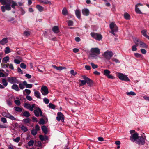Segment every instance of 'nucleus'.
Segmentation results:
<instances>
[{"mask_svg": "<svg viewBox=\"0 0 149 149\" xmlns=\"http://www.w3.org/2000/svg\"><path fill=\"white\" fill-rule=\"evenodd\" d=\"M1 3L2 5H6L5 6H2L1 9L3 12L5 11V9L9 11L11 9V7L14 9L15 8V6H17V3L13 0H0Z\"/></svg>", "mask_w": 149, "mask_h": 149, "instance_id": "nucleus-1", "label": "nucleus"}, {"mask_svg": "<svg viewBox=\"0 0 149 149\" xmlns=\"http://www.w3.org/2000/svg\"><path fill=\"white\" fill-rule=\"evenodd\" d=\"M100 53V50L98 48H93L90 50L89 58H96Z\"/></svg>", "mask_w": 149, "mask_h": 149, "instance_id": "nucleus-2", "label": "nucleus"}, {"mask_svg": "<svg viewBox=\"0 0 149 149\" xmlns=\"http://www.w3.org/2000/svg\"><path fill=\"white\" fill-rule=\"evenodd\" d=\"M131 135L130 136V140L133 142H136L138 138L139 134L138 133L135 132L134 130H131L130 131Z\"/></svg>", "mask_w": 149, "mask_h": 149, "instance_id": "nucleus-3", "label": "nucleus"}, {"mask_svg": "<svg viewBox=\"0 0 149 149\" xmlns=\"http://www.w3.org/2000/svg\"><path fill=\"white\" fill-rule=\"evenodd\" d=\"M110 28L111 31L110 32L112 34L115 35L114 32H116L118 31V28L117 26L114 22H112L110 24Z\"/></svg>", "mask_w": 149, "mask_h": 149, "instance_id": "nucleus-4", "label": "nucleus"}, {"mask_svg": "<svg viewBox=\"0 0 149 149\" xmlns=\"http://www.w3.org/2000/svg\"><path fill=\"white\" fill-rule=\"evenodd\" d=\"M146 139V136H139L135 143L139 145H144Z\"/></svg>", "mask_w": 149, "mask_h": 149, "instance_id": "nucleus-5", "label": "nucleus"}, {"mask_svg": "<svg viewBox=\"0 0 149 149\" xmlns=\"http://www.w3.org/2000/svg\"><path fill=\"white\" fill-rule=\"evenodd\" d=\"M118 77L120 80L126 81H130V79L127 75L120 73H118Z\"/></svg>", "mask_w": 149, "mask_h": 149, "instance_id": "nucleus-6", "label": "nucleus"}, {"mask_svg": "<svg viewBox=\"0 0 149 149\" xmlns=\"http://www.w3.org/2000/svg\"><path fill=\"white\" fill-rule=\"evenodd\" d=\"M113 55L112 52L107 50L104 52L103 56L106 59L109 60Z\"/></svg>", "mask_w": 149, "mask_h": 149, "instance_id": "nucleus-7", "label": "nucleus"}, {"mask_svg": "<svg viewBox=\"0 0 149 149\" xmlns=\"http://www.w3.org/2000/svg\"><path fill=\"white\" fill-rule=\"evenodd\" d=\"M102 73L104 75L109 79H114L115 78L114 77L110 74V71L107 69L104 70Z\"/></svg>", "mask_w": 149, "mask_h": 149, "instance_id": "nucleus-8", "label": "nucleus"}, {"mask_svg": "<svg viewBox=\"0 0 149 149\" xmlns=\"http://www.w3.org/2000/svg\"><path fill=\"white\" fill-rule=\"evenodd\" d=\"M2 114V116H3L6 117L12 120H14L16 119L15 118L8 112H3Z\"/></svg>", "mask_w": 149, "mask_h": 149, "instance_id": "nucleus-9", "label": "nucleus"}, {"mask_svg": "<svg viewBox=\"0 0 149 149\" xmlns=\"http://www.w3.org/2000/svg\"><path fill=\"white\" fill-rule=\"evenodd\" d=\"M91 35L93 38L99 41L101 40L102 38V36L101 35L95 33H91Z\"/></svg>", "mask_w": 149, "mask_h": 149, "instance_id": "nucleus-10", "label": "nucleus"}, {"mask_svg": "<svg viewBox=\"0 0 149 149\" xmlns=\"http://www.w3.org/2000/svg\"><path fill=\"white\" fill-rule=\"evenodd\" d=\"M35 115L37 117L42 116V113L41 109L39 107H36L34 111Z\"/></svg>", "mask_w": 149, "mask_h": 149, "instance_id": "nucleus-11", "label": "nucleus"}, {"mask_svg": "<svg viewBox=\"0 0 149 149\" xmlns=\"http://www.w3.org/2000/svg\"><path fill=\"white\" fill-rule=\"evenodd\" d=\"M133 41L135 44V45L132 46V51H136L137 50L136 47L139 45L138 38H133Z\"/></svg>", "mask_w": 149, "mask_h": 149, "instance_id": "nucleus-12", "label": "nucleus"}, {"mask_svg": "<svg viewBox=\"0 0 149 149\" xmlns=\"http://www.w3.org/2000/svg\"><path fill=\"white\" fill-rule=\"evenodd\" d=\"M40 91L42 94L44 95H47L49 93L48 89L45 86H42L41 88Z\"/></svg>", "mask_w": 149, "mask_h": 149, "instance_id": "nucleus-13", "label": "nucleus"}, {"mask_svg": "<svg viewBox=\"0 0 149 149\" xmlns=\"http://www.w3.org/2000/svg\"><path fill=\"white\" fill-rule=\"evenodd\" d=\"M7 79L8 82L11 84L18 83V80L15 77H8Z\"/></svg>", "mask_w": 149, "mask_h": 149, "instance_id": "nucleus-14", "label": "nucleus"}, {"mask_svg": "<svg viewBox=\"0 0 149 149\" xmlns=\"http://www.w3.org/2000/svg\"><path fill=\"white\" fill-rule=\"evenodd\" d=\"M56 119L58 121L60 120H61L62 122L64 121V115L61 112H59L58 113Z\"/></svg>", "mask_w": 149, "mask_h": 149, "instance_id": "nucleus-15", "label": "nucleus"}, {"mask_svg": "<svg viewBox=\"0 0 149 149\" xmlns=\"http://www.w3.org/2000/svg\"><path fill=\"white\" fill-rule=\"evenodd\" d=\"M143 4L142 3H138L136 4L135 6V11L138 14H141L142 13L139 9V7L142 6Z\"/></svg>", "mask_w": 149, "mask_h": 149, "instance_id": "nucleus-16", "label": "nucleus"}, {"mask_svg": "<svg viewBox=\"0 0 149 149\" xmlns=\"http://www.w3.org/2000/svg\"><path fill=\"white\" fill-rule=\"evenodd\" d=\"M35 104H33L31 106L28 103H25L24 105V107L27 109H29L31 111H32L33 110V109L35 107Z\"/></svg>", "mask_w": 149, "mask_h": 149, "instance_id": "nucleus-17", "label": "nucleus"}, {"mask_svg": "<svg viewBox=\"0 0 149 149\" xmlns=\"http://www.w3.org/2000/svg\"><path fill=\"white\" fill-rule=\"evenodd\" d=\"M83 78L86 80V83H87L89 86H91L93 83L92 81L88 77L85 75L82 76Z\"/></svg>", "mask_w": 149, "mask_h": 149, "instance_id": "nucleus-18", "label": "nucleus"}, {"mask_svg": "<svg viewBox=\"0 0 149 149\" xmlns=\"http://www.w3.org/2000/svg\"><path fill=\"white\" fill-rule=\"evenodd\" d=\"M138 40L139 42H138V43H139V45L140 47L146 48H147L148 46L145 43L140 41L139 39Z\"/></svg>", "mask_w": 149, "mask_h": 149, "instance_id": "nucleus-19", "label": "nucleus"}, {"mask_svg": "<svg viewBox=\"0 0 149 149\" xmlns=\"http://www.w3.org/2000/svg\"><path fill=\"white\" fill-rule=\"evenodd\" d=\"M40 3H42L43 4H48L51 5L52 4L51 2L48 0H37Z\"/></svg>", "mask_w": 149, "mask_h": 149, "instance_id": "nucleus-20", "label": "nucleus"}, {"mask_svg": "<svg viewBox=\"0 0 149 149\" xmlns=\"http://www.w3.org/2000/svg\"><path fill=\"white\" fill-rule=\"evenodd\" d=\"M8 42V38H5L3 39L0 41V44L2 45H3Z\"/></svg>", "mask_w": 149, "mask_h": 149, "instance_id": "nucleus-21", "label": "nucleus"}, {"mask_svg": "<svg viewBox=\"0 0 149 149\" xmlns=\"http://www.w3.org/2000/svg\"><path fill=\"white\" fill-rule=\"evenodd\" d=\"M52 30L55 33H57L59 32V29L57 26H55L52 27Z\"/></svg>", "mask_w": 149, "mask_h": 149, "instance_id": "nucleus-22", "label": "nucleus"}, {"mask_svg": "<svg viewBox=\"0 0 149 149\" xmlns=\"http://www.w3.org/2000/svg\"><path fill=\"white\" fill-rule=\"evenodd\" d=\"M82 13L85 16H88L89 13V11L87 9H84L82 10Z\"/></svg>", "mask_w": 149, "mask_h": 149, "instance_id": "nucleus-23", "label": "nucleus"}, {"mask_svg": "<svg viewBox=\"0 0 149 149\" xmlns=\"http://www.w3.org/2000/svg\"><path fill=\"white\" fill-rule=\"evenodd\" d=\"M18 59H15L14 60V62L16 64H19L22 61V58L19 56H17Z\"/></svg>", "mask_w": 149, "mask_h": 149, "instance_id": "nucleus-24", "label": "nucleus"}, {"mask_svg": "<svg viewBox=\"0 0 149 149\" xmlns=\"http://www.w3.org/2000/svg\"><path fill=\"white\" fill-rule=\"evenodd\" d=\"M39 138L42 141H46L48 140V137L46 136H43L42 135H39Z\"/></svg>", "mask_w": 149, "mask_h": 149, "instance_id": "nucleus-25", "label": "nucleus"}, {"mask_svg": "<svg viewBox=\"0 0 149 149\" xmlns=\"http://www.w3.org/2000/svg\"><path fill=\"white\" fill-rule=\"evenodd\" d=\"M52 66L56 70H61L65 68L64 67L59 66L57 67L55 65H52Z\"/></svg>", "mask_w": 149, "mask_h": 149, "instance_id": "nucleus-26", "label": "nucleus"}, {"mask_svg": "<svg viewBox=\"0 0 149 149\" xmlns=\"http://www.w3.org/2000/svg\"><path fill=\"white\" fill-rule=\"evenodd\" d=\"M75 14L77 17L79 19L81 17V11L79 9H77L75 11Z\"/></svg>", "mask_w": 149, "mask_h": 149, "instance_id": "nucleus-27", "label": "nucleus"}, {"mask_svg": "<svg viewBox=\"0 0 149 149\" xmlns=\"http://www.w3.org/2000/svg\"><path fill=\"white\" fill-rule=\"evenodd\" d=\"M35 96L38 98H40V93L38 91L34 90V92Z\"/></svg>", "mask_w": 149, "mask_h": 149, "instance_id": "nucleus-28", "label": "nucleus"}, {"mask_svg": "<svg viewBox=\"0 0 149 149\" xmlns=\"http://www.w3.org/2000/svg\"><path fill=\"white\" fill-rule=\"evenodd\" d=\"M36 8L40 12H42L44 8L40 5H37L36 6Z\"/></svg>", "mask_w": 149, "mask_h": 149, "instance_id": "nucleus-29", "label": "nucleus"}, {"mask_svg": "<svg viewBox=\"0 0 149 149\" xmlns=\"http://www.w3.org/2000/svg\"><path fill=\"white\" fill-rule=\"evenodd\" d=\"M124 18L126 20H129L130 19V16L129 14L126 12L124 14Z\"/></svg>", "mask_w": 149, "mask_h": 149, "instance_id": "nucleus-30", "label": "nucleus"}, {"mask_svg": "<svg viewBox=\"0 0 149 149\" xmlns=\"http://www.w3.org/2000/svg\"><path fill=\"white\" fill-rule=\"evenodd\" d=\"M146 32H147V31L145 29H144V30H142L141 31V33L144 36L146 37L147 38H148V39H149V36H148L147 35V34L146 33Z\"/></svg>", "mask_w": 149, "mask_h": 149, "instance_id": "nucleus-31", "label": "nucleus"}, {"mask_svg": "<svg viewBox=\"0 0 149 149\" xmlns=\"http://www.w3.org/2000/svg\"><path fill=\"white\" fill-rule=\"evenodd\" d=\"M11 88L12 89H14L17 91H19V89L18 86L17 84L13 85L11 87Z\"/></svg>", "mask_w": 149, "mask_h": 149, "instance_id": "nucleus-32", "label": "nucleus"}, {"mask_svg": "<svg viewBox=\"0 0 149 149\" xmlns=\"http://www.w3.org/2000/svg\"><path fill=\"white\" fill-rule=\"evenodd\" d=\"M41 129L43 132L45 134H47V130L45 126L43 125L42 126Z\"/></svg>", "mask_w": 149, "mask_h": 149, "instance_id": "nucleus-33", "label": "nucleus"}, {"mask_svg": "<svg viewBox=\"0 0 149 149\" xmlns=\"http://www.w3.org/2000/svg\"><path fill=\"white\" fill-rule=\"evenodd\" d=\"M24 81L22 83H20L19 84V88L21 89H23L24 88L25 85L24 84Z\"/></svg>", "mask_w": 149, "mask_h": 149, "instance_id": "nucleus-34", "label": "nucleus"}, {"mask_svg": "<svg viewBox=\"0 0 149 149\" xmlns=\"http://www.w3.org/2000/svg\"><path fill=\"white\" fill-rule=\"evenodd\" d=\"M24 84L25 85V86L27 88H31L32 87V85L31 84H27V82L25 81Z\"/></svg>", "mask_w": 149, "mask_h": 149, "instance_id": "nucleus-35", "label": "nucleus"}, {"mask_svg": "<svg viewBox=\"0 0 149 149\" xmlns=\"http://www.w3.org/2000/svg\"><path fill=\"white\" fill-rule=\"evenodd\" d=\"M23 116L26 117L28 118L30 116V114L28 111H26L23 113Z\"/></svg>", "mask_w": 149, "mask_h": 149, "instance_id": "nucleus-36", "label": "nucleus"}, {"mask_svg": "<svg viewBox=\"0 0 149 149\" xmlns=\"http://www.w3.org/2000/svg\"><path fill=\"white\" fill-rule=\"evenodd\" d=\"M21 129L24 132H26L28 130L27 127L24 125H22L21 127Z\"/></svg>", "mask_w": 149, "mask_h": 149, "instance_id": "nucleus-37", "label": "nucleus"}, {"mask_svg": "<svg viewBox=\"0 0 149 149\" xmlns=\"http://www.w3.org/2000/svg\"><path fill=\"white\" fill-rule=\"evenodd\" d=\"M4 52L6 54H8L10 52V49L8 47H6L4 49Z\"/></svg>", "mask_w": 149, "mask_h": 149, "instance_id": "nucleus-38", "label": "nucleus"}, {"mask_svg": "<svg viewBox=\"0 0 149 149\" xmlns=\"http://www.w3.org/2000/svg\"><path fill=\"white\" fill-rule=\"evenodd\" d=\"M14 110L17 112H22V109L18 107H16L14 108Z\"/></svg>", "mask_w": 149, "mask_h": 149, "instance_id": "nucleus-39", "label": "nucleus"}, {"mask_svg": "<svg viewBox=\"0 0 149 149\" xmlns=\"http://www.w3.org/2000/svg\"><path fill=\"white\" fill-rule=\"evenodd\" d=\"M9 59L10 58L8 56H6L4 57L3 58V62L5 63H6L9 61Z\"/></svg>", "mask_w": 149, "mask_h": 149, "instance_id": "nucleus-40", "label": "nucleus"}, {"mask_svg": "<svg viewBox=\"0 0 149 149\" xmlns=\"http://www.w3.org/2000/svg\"><path fill=\"white\" fill-rule=\"evenodd\" d=\"M2 83L4 86L6 87L7 86L8 83L6 79H3L2 80Z\"/></svg>", "mask_w": 149, "mask_h": 149, "instance_id": "nucleus-41", "label": "nucleus"}, {"mask_svg": "<svg viewBox=\"0 0 149 149\" xmlns=\"http://www.w3.org/2000/svg\"><path fill=\"white\" fill-rule=\"evenodd\" d=\"M34 143V141L33 140H31L29 141L28 143V144L29 146H33V144Z\"/></svg>", "mask_w": 149, "mask_h": 149, "instance_id": "nucleus-42", "label": "nucleus"}, {"mask_svg": "<svg viewBox=\"0 0 149 149\" xmlns=\"http://www.w3.org/2000/svg\"><path fill=\"white\" fill-rule=\"evenodd\" d=\"M23 121L25 123L27 124L29 123L31 121V120L29 118H27L24 119Z\"/></svg>", "mask_w": 149, "mask_h": 149, "instance_id": "nucleus-43", "label": "nucleus"}, {"mask_svg": "<svg viewBox=\"0 0 149 149\" xmlns=\"http://www.w3.org/2000/svg\"><path fill=\"white\" fill-rule=\"evenodd\" d=\"M134 55L135 57L137 58H142L143 57L141 54L137 53H134Z\"/></svg>", "mask_w": 149, "mask_h": 149, "instance_id": "nucleus-44", "label": "nucleus"}, {"mask_svg": "<svg viewBox=\"0 0 149 149\" xmlns=\"http://www.w3.org/2000/svg\"><path fill=\"white\" fill-rule=\"evenodd\" d=\"M126 94L127 95H136V93L135 92L133 91H130V92H127L126 93Z\"/></svg>", "mask_w": 149, "mask_h": 149, "instance_id": "nucleus-45", "label": "nucleus"}, {"mask_svg": "<svg viewBox=\"0 0 149 149\" xmlns=\"http://www.w3.org/2000/svg\"><path fill=\"white\" fill-rule=\"evenodd\" d=\"M62 14L65 15L67 14H68V11L65 8H64L62 11Z\"/></svg>", "mask_w": 149, "mask_h": 149, "instance_id": "nucleus-46", "label": "nucleus"}, {"mask_svg": "<svg viewBox=\"0 0 149 149\" xmlns=\"http://www.w3.org/2000/svg\"><path fill=\"white\" fill-rule=\"evenodd\" d=\"M79 82H81V84H80V86H82L85 85L86 84V81L85 80H79Z\"/></svg>", "mask_w": 149, "mask_h": 149, "instance_id": "nucleus-47", "label": "nucleus"}, {"mask_svg": "<svg viewBox=\"0 0 149 149\" xmlns=\"http://www.w3.org/2000/svg\"><path fill=\"white\" fill-rule=\"evenodd\" d=\"M31 133L34 136L36 135L37 133V131L35 129H33L31 131Z\"/></svg>", "mask_w": 149, "mask_h": 149, "instance_id": "nucleus-48", "label": "nucleus"}, {"mask_svg": "<svg viewBox=\"0 0 149 149\" xmlns=\"http://www.w3.org/2000/svg\"><path fill=\"white\" fill-rule=\"evenodd\" d=\"M48 106L49 108L52 109H54L56 107L55 106L52 104L51 103H50L48 105Z\"/></svg>", "mask_w": 149, "mask_h": 149, "instance_id": "nucleus-49", "label": "nucleus"}, {"mask_svg": "<svg viewBox=\"0 0 149 149\" xmlns=\"http://www.w3.org/2000/svg\"><path fill=\"white\" fill-rule=\"evenodd\" d=\"M23 93L24 94V92H25L28 95L31 92V91L30 90H29L28 89H26L25 90L23 91Z\"/></svg>", "mask_w": 149, "mask_h": 149, "instance_id": "nucleus-50", "label": "nucleus"}, {"mask_svg": "<svg viewBox=\"0 0 149 149\" xmlns=\"http://www.w3.org/2000/svg\"><path fill=\"white\" fill-rule=\"evenodd\" d=\"M73 22L71 20H69L68 22V24L69 26H72L73 25Z\"/></svg>", "mask_w": 149, "mask_h": 149, "instance_id": "nucleus-51", "label": "nucleus"}, {"mask_svg": "<svg viewBox=\"0 0 149 149\" xmlns=\"http://www.w3.org/2000/svg\"><path fill=\"white\" fill-rule=\"evenodd\" d=\"M20 137H17L15 139H13V141L16 142L18 143L20 140Z\"/></svg>", "mask_w": 149, "mask_h": 149, "instance_id": "nucleus-52", "label": "nucleus"}, {"mask_svg": "<svg viewBox=\"0 0 149 149\" xmlns=\"http://www.w3.org/2000/svg\"><path fill=\"white\" fill-rule=\"evenodd\" d=\"M20 66L22 68L24 69H26V65L23 63H21Z\"/></svg>", "mask_w": 149, "mask_h": 149, "instance_id": "nucleus-53", "label": "nucleus"}, {"mask_svg": "<svg viewBox=\"0 0 149 149\" xmlns=\"http://www.w3.org/2000/svg\"><path fill=\"white\" fill-rule=\"evenodd\" d=\"M92 68L93 69L97 68L98 67V66L97 65H95L93 63H91V64Z\"/></svg>", "mask_w": 149, "mask_h": 149, "instance_id": "nucleus-54", "label": "nucleus"}, {"mask_svg": "<svg viewBox=\"0 0 149 149\" xmlns=\"http://www.w3.org/2000/svg\"><path fill=\"white\" fill-rule=\"evenodd\" d=\"M1 122L3 123H6L7 122L6 118L4 117H2L1 118Z\"/></svg>", "mask_w": 149, "mask_h": 149, "instance_id": "nucleus-55", "label": "nucleus"}, {"mask_svg": "<svg viewBox=\"0 0 149 149\" xmlns=\"http://www.w3.org/2000/svg\"><path fill=\"white\" fill-rule=\"evenodd\" d=\"M39 123L40 124L43 125L45 123V121L43 119H41L39 122Z\"/></svg>", "mask_w": 149, "mask_h": 149, "instance_id": "nucleus-56", "label": "nucleus"}, {"mask_svg": "<svg viewBox=\"0 0 149 149\" xmlns=\"http://www.w3.org/2000/svg\"><path fill=\"white\" fill-rule=\"evenodd\" d=\"M43 101L46 104H48L49 102V100L47 98H44Z\"/></svg>", "mask_w": 149, "mask_h": 149, "instance_id": "nucleus-57", "label": "nucleus"}, {"mask_svg": "<svg viewBox=\"0 0 149 149\" xmlns=\"http://www.w3.org/2000/svg\"><path fill=\"white\" fill-rule=\"evenodd\" d=\"M70 73V74L73 75H75L77 74V72H75L73 70H71Z\"/></svg>", "mask_w": 149, "mask_h": 149, "instance_id": "nucleus-58", "label": "nucleus"}, {"mask_svg": "<svg viewBox=\"0 0 149 149\" xmlns=\"http://www.w3.org/2000/svg\"><path fill=\"white\" fill-rule=\"evenodd\" d=\"M15 102L17 105H19L21 104L20 101L18 100H15Z\"/></svg>", "mask_w": 149, "mask_h": 149, "instance_id": "nucleus-59", "label": "nucleus"}, {"mask_svg": "<svg viewBox=\"0 0 149 149\" xmlns=\"http://www.w3.org/2000/svg\"><path fill=\"white\" fill-rule=\"evenodd\" d=\"M112 60L113 61H114L116 63H120V61L114 58H113L112 59Z\"/></svg>", "mask_w": 149, "mask_h": 149, "instance_id": "nucleus-60", "label": "nucleus"}, {"mask_svg": "<svg viewBox=\"0 0 149 149\" xmlns=\"http://www.w3.org/2000/svg\"><path fill=\"white\" fill-rule=\"evenodd\" d=\"M6 102L7 104L9 106H11L12 104L11 102L10 99L7 100Z\"/></svg>", "mask_w": 149, "mask_h": 149, "instance_id": "nucleus-61", "label": "nucleus"}, {"mask_svg": "<svg viewBox=\"0 0 149 149\" xmlns=\"http://www.w3.org/2000/svg\"><path fill=\"white\" fill-rule=\"evenodd\" d=\"M24 34L26 36H28L30 35L29 32L27 31H25L24 33Z\"/></svg>", "mask_w": 149, "mask_h": 149, "instance_id": "nucleus-62", "label": "nucleus"}, {"mask_svg": "<svg viewBox=\"0 0 149 149\" xmlns=\"http://www.w3.org/2000/svg\"><path fill=\"white\" fill-rule=\"evenodd\" d=\"M37 131H38L40 130V128L39 125H36L35 126V129Z\"/></svg>", "mask_w": 149, "mask_h": 149, "instance_id": "nucleus-63", "label": "nucleus"}, {"mask_svg": "<svg viewBox=\"0 0 149 149\" xmlns=\"http://www.w3.org/2000/svg\"><path fill=\"white\" fill-rule=\"evenodd\" d=\"M26 98L27 99V100L30 101L32 100V98L29 95L26 96Z\"/></svg>", "mask_w": 149, "mask_h": 149, "instance_id": "nucleus-64", "label": "nucleus"}]
</instances>
